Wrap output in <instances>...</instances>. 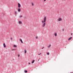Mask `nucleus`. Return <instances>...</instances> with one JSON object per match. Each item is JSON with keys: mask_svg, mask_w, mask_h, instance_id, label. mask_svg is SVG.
<instances>
[{"mask_svg": "<svg viewBox=\"0 0 73 73\" xmlns=\"http://www.w3.org/2000/svg\"><path fill=\"white\" fill-rule=\"evenodd\" d=\"M35 62V60H33L32 61V64H33Z\"/></svg>", "mask_w": 73, "mask_h": 73, "instance_id": "7", "label": "nucleus"}, {"mask_svg": "<svg viewBox=\"0 0 73 73\" xmlns=\"http://www.w3.org/2000/svg\"><path fill=\"white\" fill-rule=\"evenodd\" d=\"M20 56V54H18V57H19Z\"/></svg>", "mask_w": 73, "mask_h": 73, "instance_id": "22", "label": "nucleus"}, {"mask_svg": "<svg viewBox=\"0 0 73 73\" xmlns=\"http://www.w3.org/2000/svg\"><path fill=\"white\" fill-rule=\"evenodd\" d=\"M20 41L21 42V43H23V41L22 40V39H20Z\"/></svg>", "mask_w": 73, "mask_h": 73, "instance_id": "8", "label": "nucleus"}, {"mask_svg": "<svg viewBox=\"0 0 73 73\" xmlns=\"http://www.w3.org/2000/svg\"><path fill=\"white\" fill-rule=\"evenodd\" d=\"M36 39H37V38H38V37L37 36H36Z\"/></svg>", "mask_w": 73, "mask_h": 73, "instance_id": "20", "label": "nucleus"}, {"mask_svg": "<svg viewBox=\"0 0 73 73\" xmlns=\"http://www.w3.org/2000/svg\"><path fill=\"white\" fill-rule=\"evenodd\" d=\"M11 40H12V38H11Z\"/></svg>", "mask_w": 73, "mask_h": 73, "instance_id": "28", "label": "nucleus"}, {"mask_svg": "<svg viewBox=\"0 0 73 73\" xmlns=\"http://www.w3.org/2000/svg\"><path fill=\"white\" fill-rule=\"evenodd\" d=\"M29 64H31V63H29Z\"/></svg>", "mask_w": 73, "mask_h": 73, "instance_id": "29", "label": "nucleus"}, {"mask_svg": "<svg viewBox=\"0 0 73 73\" xmlns=\"http://www.w3.org/2000/svg\"><path fill=\"white\" fill-rule=\"evenodd\" d=\"M63 31H64V29H62Z\"/></svg>", "mask_w": 73, "mask_h": 73, "instance_id": "26", "label": "nucleus"}, {"mask_svg": "<svg viewBox=\"0 0 73 73\" xmlns=\"http://www.w3.org/2000/svg\"><path fill=\"white\" fill-rule=\"evenodd\" d=\"M45 23H44L43 24V25H42V27H45Z\"/></svg>", "mask_w": 73, "mask_h": 73, "instance_id": "3", "label": "nucleus"}, {"mask_svg": "<svg viewBox=\"0 0 73 73\" xmlns=\"http://www.w3.org/2000/svg\"><path fill=\"white\" fill-rule=\"evenodd\" d=\"M14 47H15L16 48V47H17V46H16V45H14L13 46Z\"/></svg>", "mask_w": 73, "mask_h": 73, "instance_id": "12", "label": "nucleus"}, {"mask_svg": "<svg viewBox=\"0 0 73 73\" xmlns=\"http://www.w3.org/2000/svg\"><path fill=\"white\" fill-rule=\"evenodd\" d=\"M70 73H73V72H71Z\"/></svg>", "mask_w": 73, "mask_h": 73, "instance_id": "35", "label": "nucleus"}, {"mask_svg": "<svg viewBox=\"0 0 73 73\" xmlns=\"http://www.w3.org/2000/svg\"><path fill=\"white\" fill-rule=\"evenodd\" d=\"M54 35L55 36H57V33H56L54 34Z\"/></svg>", "mask_w": 73, "mask_h": 73, "instance_id": "11", "label": "nucleus"}, {"mask_svg": "<svg viewBox=\"0 0 73 73\" xmlns=\"http://www.w3.org/2000/svg\"><path fill=\"white\" fill-rule=\"evenodd\" d=\"M51 46V44H50L49 46H48V48H50V47Z\"/></svg>", "mask_w": 73, "mask_h": 73, "instance_id": "10", "label": "nucleus"}, {"mask_svg": "<svg viewBox=\"0 0 73 73\" xmlns=\"http://www.w3.org/2000/svg\"><path fill=\"white\" fill-rule=\"evenodd\" d=\"M27 53V51L26 50H25V53Z\"/></svg>", "mask_w": 73, "mask_h": 73, "instance_id": "17", "label": "nucleus"}, {"mask_svg": "<svg viewBox=\"0 0 73 73\" xmlns=\"http://www.w3.org/2000/svg\"><path fill=\"white\" fill-rule=\"evenodd\" d=\"M18 5L19 8H20L21 7V5L19 3H18Z\"/></svg>", "mask_w": 73, "mask_h": 73, "instance_id": "2", "label": "nucleus"}, {"mask_svg": "<svg viewBox=\"0 0 73 73\" xmlns=\"http://www.w3.org/2000/svg\"><path fill=\"white\" fill-rule=\"evenodd\" d=\"M27 72H28V71H27V70H25V73H27Z\"/></svg>", "mask_w": 73, "mask_h": 73, "instance_id": "13", "label": "nucleus"}, {"mask_svg": "<svg viewBox=\"0 0 73 73\" xmlns=\"http://www.w3.org/2000/svg\"><path fill=\"white\" fill-rule=\"evenodd\" d=\"M40 58H39V59L38 60V61H39V60H40Z\"/></svg>", "mask_w": 73, "mask_h": 73, "instance_id": "30", "label": "nucleus"}, {"mask_svg": "<svg viewBox=\"0 0 73 73\" xmlns=\"http://www.w3.org/2000/svg\"><path fill=\"white\" fill-rule=\"evenodd\" d=\"M42 22L43 24L44 23V21H42Z\"/></svg>", "mask_w": 73, "mask_h": 73, "instance_id": "24", "label": "nucleus"}, {"mask_svg": "<svg viewBox=\"0 0 73 73\" xmlns=\"http://www.w3.org/2000/svg\"><path fill=\"white\" fill-rule=\"evenodd\" d=\"M46 17H45L44 18V21H46Z\"/></svg>", "mask_w": 73, "mask_h": 73, "instance_id": "5", "label": "nucleus"}, {"mask_svg": "<svg viewBox=\"0 0 73 73\" xmlns=\"http://www.w3.org/2000/svg\"><path fill=\"white\" fill-rule=\"evenodd\" d=\"M32 5H34L33 3H32Z\"/></svg>", "mask_w": 73, "mask_h": 73, "instance_id": "25", "label": "nucleus"}, {"mask_svg": "<svg viewBox=\"0 0 73 73\" xmlns=\"http://www.w3.org/2000/svg\"><path fill=\"white\" fill-rule=\"evenodd\" d=\"M44 23H46V21H44Z\"/></svg>", "mask_w": 73, "mask_h": 73, "instance_id": "21", "label": "nucleus"}, {"mask_svg": "<svg viewBox=\"0 0 73 73\" xmlns=\"http://www.w3.org/2000/svg\"><path fill=\"white\" fill-rule=\"evenodd\" d=\"M47 55H49V52H47Z\"/></svg>", "mask_w": 73, "mask_h": 73, "instance_id": "15", "label": "nucleus"}, {"mask_svg": "<svg viewBox=\"0 0 73 73\" xmlns=\"http://www.w3.org/2000/svg\"><path fill=\"white\" fill-rule=\"evenodd\" d=\"M44 47H43L42 48V49H44Z\"/></svg>", "mask_w": 73, "mask_h": 73, "instance_id": "23", "label": "nucleus"}, {"mask_svg": "<svg viewBox=\"0 0 73 73\" xmlns=\"http://www.w3.org/2000/svg\"><path fill=\"white\" fill-rule=\"evenodd\" d=\"M38 54V55H40V54Z\"/></svg>", "mask_w": 73, "mask_h": 73, "instance_id": "32", "label": "nucleus"}, {"mask_svg": "<svg viewBox=\"0 0 73 73\" xmlns=\"http://www.w3.org/2000/svg\"><path fill=\"white\" fill-rule=\"evenodd\" d=\"M72 38V37H71L68 38V40H70Z\"/></svg>", "mask_w": 73, "mask_h": 73, "instance_id": "6", "label": "nucleus"}, {"mask_svg": "<svg viewBox=\"0 0 73 73\" xmlns=\"http://www.w3.org/2000/svg\"><path fill=\"white\" fill-rule=\"evenodd\" d=\"M13 60H15L14 59H13Z\"/></svg>", "mask_w": 73, "mask_h": 73, "instance_id": "34", "label": "nucleus"}, {"mask_svg": "<svg viewBox=\"0 0 73 73\" xmlns=\"http://www.w3.org/2000/svg\"><path fill=\"white\" fill-rule=\"evenodd\" d=\"M22 17V15H21V16H20V18H21V17Z\"/></svg>", "mask_w": 73, "mask_h": 73, "instance_id": "19", "label": "nucleus"}, {"mask_svg": "<svg viewBox=\"0 0 73 73\" xmlns=\"http://www.w3.org/2000/svg\"><path fill=\"white\" fill-rule=\"evenodd\" d=\"M18 12H20V11H21V10L20 9H18Z\"/></svg>", "mask_w": 73, "mask_h": 73, "instance_id": "9", "label": "nucleus"}, {"mask_svg": "<svg viewBox=\"0 0 73 73\" xmlns=\"http://www.w3.org/2000/svg\"><path fill=\"white\" fill-rule=\"evenodd\" d=\"M16 50V49H12V50Z\"/></svg>", "mask_w": 73, "mask_h": 73, "instance_id": "18", "label": "nucleus"}, {"mask_svg": "<svg viewBox=\"0 0 73 73\" xmlns=\"http://www.w3.org/2000/svg\"><path fill=\"white\" fill-rule=\"evenodd\" d=\"M44 1H46V0H44Z\"/></svg>", "mask_w": 73, "mask_h": 73, "instance_id": "31", "label": "nucleus"}, {"mask_svg": "<svg viewBox=\"0 0 73 73\" xmlns=\"http://www.w3.org/2000/svg\"><path fill=\"white\" fill-rule=\"evenodd\" d=\"M19 24H21V21H19Z\"/></svg>", "mask_w": 73, "mask_h": 73, "instance_id": "14", "label": "nucleus"}, {"mask_svg": "<svg viewBox=\"0 0 73 73\" xmlns=\"http://www.w3.org/2000/svg\"><path fill=\"white\" fill-rule=\"evenodd\" d=\"M71 35H73V33H72L71 34Z\"/></svg>", "mask_w": 73, "mask_h": 73, "instance_id": "27", "label": "nucleus"}, {"mask_svg": "<svg viewBox=\"0 0 73 73\" xmlns=\"http://www.w3.org/2000/svg\"><path fill=\"white\" fill-rule=\"evenodd\" d=\"M15 15H17V12H16V11H15Z\"/></svg>", "mask_w": 73, "mask_h": 73, "instance_id": "16", "label": "nucleus"}, {"mask_svg": "<svg viewBox=\"0 0 73 73\" xmlns=\"http://www.w3.org/2000/svg\"><path fill=\"white\" fill-rule=\"evenodd\" d=\"M58 20L59 21H61L62 20V19L61 18H59L58 19Z\"/></svg>", "mask_w": 73, "mask_h": 73, "instance_id": "1", "label": "nucleus"}, {"mask_svg": "<svg viewBox=\"0 0 73 73\" xmlns=\"http://www.w3.org/2000/svg\"><path fill=\"white\" fill-rule=\"evenodd\" d=\"M3 46L4 48H6V45H5V43L3 44Z\"/></svg>", "mask_w": 73, "mask_h": 73, "instance_id": "4", "label": "nucleus"}, {"mask_svg": "<svg viewBox=\"0 0 73 73\" xmlns=\"http://www.w3.org/2000/svg\"><path fill=\"white\" fill-rule=\"evenodd\" d=\"M40 54H41V53H40Z\"/></svg>", "mask_w": 73, "mask_h": 73, "instance_id": "33", "label": "nucleus"}]
</instances>
